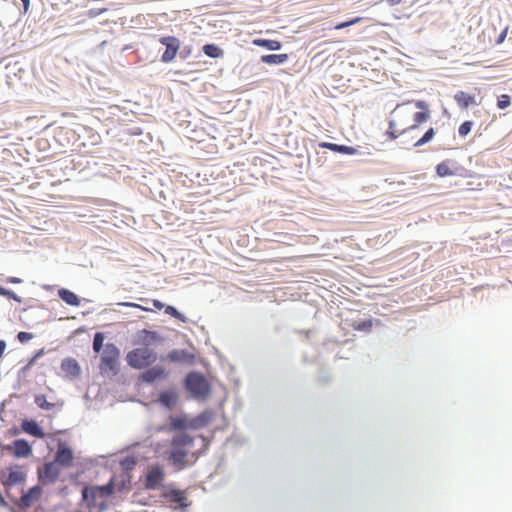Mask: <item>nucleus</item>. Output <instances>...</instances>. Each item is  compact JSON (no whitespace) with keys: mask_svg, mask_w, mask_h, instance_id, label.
Instances as JSON below:
<instances>
[{"mask_svg":"<svg viewBox=\"0 0 512 512\" xmlns=\"http://www.w3.org/2000/svg\"><path fill=\"white\" fill-rule=\"evenodd\" d=\"M212 419L210 411L205 410L197 416L190 418L187 414L170 415L169 425L167 430L169 432H185L186 430H200L206 427Z\"/></svg>","mask_w":512,"mask_h":512,"instance_id":"f257e3e1","label":"nucleus"},{"mask_svg":"<svg viewBox=\"0 0 512 512\" xmlns=\"http://www.w3.org/2000/svg\"><path fill=\"white\" fill-rule=\"evenodd\" d=\"M183 387L193 399H206L211 392V386L205 375L198 371L188 372L183 380Z\"/></svg>","mask_w":512,"mask_h":512,"instance_id":"f03ea898","label":"nucleus"},{"mask_svg":"<svg viewBox=\"0 0 512 512\" xmlns=\"http://www.w3.org/2000/svg\"><path fill=\"white\" fill-rule=\"evenodd\" d=\"M115 493V475H112L107 483L103 485L84 486L81 490L82 501L89 509L96 507V499L107 498Z\"/></svg>","mask_w":512,"mask_h":512,"instance_id":"7ed1b4c3","label":"nucleus"},{"mask_svg":"<svg viewBox=\"0 0 512 512\" xmlns=\"http://www.w3.org/2000/svg\"><path fill=\"white\" fill-rule=\"evenodd\" d=\"M158 359L157 353L147 347L134 348L126 355L127 364L135 370H143L153 365Z\"/></svg>","mask_w":512,"mask_h":512,"instance_id":"20e7f679","label":"nucleus"},{"mask_svg":"<svg viewBox=\"0 0 512 512\" xmlns=\"http://www.w3.org/2000/svg\"><path fill=\"white\" fill-rule=\"evenodd\" d=\"M120 350L114 343H107L100 356V372L114 377L119 373L118 359Z\"/></svg>","mask_w":512,"mask_h":512,"instance_id":"39448f33","label":"nucleus"},{"mask_svg":"<svg viewBox=\"0 0 512 512\" xmlns=\"http://www.w3.org/2000/svg\"><path fill=\"white\" fill-rule=\"evenodd\" d=\"M161 495L170 503L176 505V509L185 512L186 509L190 506V502L187 501L186 494L183 490L176 488L174 485H164L162 486Z\"/></svg>","mask_w":512,"mask_h":512,"instance_id":"423d86ee","label":"nucleus"},{"mask_svg":"<svg viewBox=\"0 0 512 512\" xmlns=\"http://www.w3.org/2000/svg\"><path fill=\"white\" fill-rule=\"evenodd\" d=\"M160 361H167L169 363L193 366L196 362L194 353L189 352L187 349H172L165 356H160Z\"/></svg>","mask_w":512,"mask_h":512,"instance_id":"0eeeda50","label":"nucleus"},{"mask_svg":"<svg viewBox=\"0 0 512 512\" xmlns=\"http://www.w3.org/2000/svg\"><path fill=\"white\" fill-rule=\"evenodd\" d=\"M41 494L42 486L40 484L32 486L25 492L23 491L19 499L11 497V495L7 492L8 497L11 498V500L20 510L29 509L32 504L40 498Z\"/></svg>","mask_w":512,"mask_h":512,"instance_id":"6e6552de","label":"nucleus"},{"mask_svg":"<svg viewBox=\"0 0 512 512\" xmlns=\"http://www.w3.org/2000/svg\"><path fill=\"white\" fill-rule=\"evenodd\" d=\"M74 453L72 448L63 440H58L57 450L53 462L60 468H69L73 465Z\"/></svg>","mask_w":512,"mask_h":512,"instance_id":"1a4fd4ad","label":"nucleus"},{"mask_svg":"<svg viewBox=\"0 0 512 512\" xmlns=\"http://www.w3.org/2000/svg\"><path fill=\"white\" fill-rule=\"evenodd\" d=\"M60 476V467L55 462H46L42 469H38V482L42 486L53 484Z\"/></svg>","mask_w":512,"mask_h":512,"instance_id":"9d476101","label":"nucleus"},{"mask_svg":"<svg viewBox=\"0 0 512 512\" xmlns=\"http://www.w3.org/2000/svg\"><path fill=\"white\" fill-rule=\"evenodd\" d=\"M160 44L165 47V51L161 55L163 63L172 62L180 50V40L175 36H163L159 39Z\"/></svg>","mask_w":512,"mask_h":512,"instance_id":"9b49d317","label":"nucleus"},{"mask_svg":"<svg viewBox=\"0 0 512 512\" xmlns=\"http://www.w3.org/2000/svg\"><path fill=\"white\" fill-rule=\"evenodd\" d=\"M420 132V126L417 124H412L406 128L400 130L401 138L399 140V145L403 149H411L414 147H419L416 144V138Z\"/></svg>","mask_w":512,"mask_h":512,"instance_id":"f8f14e48","label":"nucleus"},{"mask_svg":"<svg viewBox=\"0 0 512 512\" xmlns=\"http://www.w3.org/2000/svg\"><path fill=\"white\" fill-rule=\"evenodd\" d=\"M168 376V372L165 370L164 367L155 365V366H149L148 368H145L142 373L139 375V381L142 383L152 385L157 380H163L166 379Z\"/></svg>","mask_w":512,"mask_h":512,"instance_id":"ddd939ff","label":"nucleus"},{"mask_svg":"<svg viewBox=\"0 0 512 512\" xmlns=\"http://www.w3.org/2000/svg\"><path fill=\"white\" fill-rule=\"evenodd\" d=\"M164 476V470L160 465L151 466L145 475L144 487L148 490L157 489L163 482Z\"/></svg>","mask_w":512,"mask_h":512,"instance_id":"4468645a","label":"nucleus"},{"mask_svg":"<svg viewBox=\"0 0 512 512\" xmlns=\"http://www.w3.org/2000/svg\"><path fill=\"white\" fill-rule=\"evenodd\" d=\"M165 338L157 331L142 329L137 332V343L143 347L162 345Z\"/></svg>","mask_w":512,"mask_h":512,"instance_id":"2eb2a0df","label":"nucleus"},{"mask_svg":"<svg viewBox=\"0 0 512 512\" xmlns=\"http://www.w3.org/2000/svg\"><path fill=\"white\" fill-rule=\"evenodd\" d=\"M318 146L322 149H328L335 153L346 154V155H357L360 157L366 156L368 153L363 151L361 147L347 146L343 144H336L331 142H320Z\"/></svg>","mask_w":512,"mask_h":512,"instance_id":"dca6fc26","label":"nucleus"},{"mask_svg":"<svg viewBox=\"0 0 512 512\" xmlns=\"http://www.w3.org/2000/svg\"><path fill=\"white\" fill-rule=\"evenodd\" d=\"M27 474L20 470L19 465L10 466L8 468L7 478L3 481V485L6 489L22 484L26 481Z\"/></svg>","mask_w":512,"mask_h":512,"instance_id":"f3484780","label":"nucleus"},{"mask_svg":"<svg viewBox=\"0 0 512 512\" xmlns=\"http://www.w3.org/2000/svg\"><path fill=\"white\" fill-rule=\"evenodd\" d=\"M157 402L166 410H173L178 402V393L176 389L170 388L160 391L157 397Z\"/></svg>","mask_w":512,"mask_h":512,"instance_id":"a211bd4d","label":"nucleus"},{"mask_svg":"<svg viewBox=\"0 0 512 512\" xmlns=\"http://www.w3.org/2000/svg\"><path fill=\"white\" fill-rule=\"evenodd\" d=\"M188 454L189 451L185 448L171 446V448L167 451V459L173 465L184 468L187 466L186 457Z\"/></svg>","mask_w":512,"mask_h":512,"instance_id":"6ab92c4d","label":"nucleus"},{"mask_svg":"<svg viewBox=\"0 0 512 512\" xmlns=\"http://www.w3.org/2000/svg\"><path fill=\"white\" fill-rule=\"evenodd\" d=\"M11 448H12V455L17 459L28 458L29 456L32 455V452H33L32 446L30 445V443L26 439H23V438L15 439L12 442Z\"/></svg>","mask_w":512,"mask_h":512,"instance_id":"aec40b11","label":"nucleus"},{"mask_svg":"<svg viewBox=\"0 0 512 512\" xmlns=\"http://www.w3.org/2000/svg\"><path fill=\"white\" fill-rule=\"evenodd\" d=\"M21 430L38 439H43L45 437L44 429L40 426V424L35 419L25 418L21 421Z\"/></svg>","mask_w":512,"mask_h":512,"instance_id":"412c9836","label":"nucleus"},{"mask_svg":"<svg viewBox=\"0 0 512 512\" xmlns=\"http://www.w3.org/2000/svg\"><path fill=\"white\" fill-rule=\"evenodd\" d=\"M61 370L65 373V376L73 379L81 374V367L76 359L68 357L62 360Z\"/></svg>","mask_w":512,"mask_h":512,"instance_id":"4be33fe9","label":"nucleus"},{"mask_svg":"<svg viewBox=\"0 0 512 512\" xmlns=\"http://www.w3.org/2000/svg\"><path fill=\"white\" fill-rule=\"evenodd\" d=\"M457 162L452 159H446L435 167V172L439 177H447L455 175L453 168H456Z\"/></svg>","mask_w":512,"mask_h":512,"instance_id":"5701e85b","label":"nucleus"},{"mask_svg":"<svg viewBox=\"0 0 512 512\" xmlns=\"http://www.w3.org/2000/svg\"><path fill=\"white\" fill-rule=\"evenodd\" d=\"M59 298L70 306H79L81 304V298L73 291L67 288H60L58 290Z\"/></svg>","mask_w":512,"mask_h":512,"instance_id":"b1692460","label":"nucleus"},{"mask_svg":"<svg viewBox=\"0 0 512 512\" xmlns=\"http://www.w3.org/2000/svg\"><path fill=\"white\" fill-rule=\"evenodd\" d=\"M194 444V438L186 432L175 434L171 439V446L180 448L192 447Z\"/></svg>","mask_w":512,"mask_h":512,"instance_id":"393cba45","label":"nucleus"},{"mask_svg":"<svg viewBox=\"0 0 512 512\" xmlns=\"http://www.w3.org/2000/svg\"><path fill=\"white\" fill-rule=\"evenodd\" d=\"M252 44L258 47L265 48L269 51H279L282 48V42L274 39L255 38Z\"/></svg>","mask_w":512,"mask_h":512,"instance_id":"a878e982","label":"nucleus"},{"mask_svg":"<svg viewBox=\"0 0 512 512\" xmlns=\"http://www.w3.org/2000/svg\"><path fill=\"white\" fill-rule=\"evenodd\" d=\"M289 55L284 54H265L260 57V62L268 65H282L287 62Z\"/></svg>","mask_w":512,"mask_h":512,"instance_id":"bb28decb","label":"nucleus"},{"mask_svg":"<svg viewBox=\"0 0 512 512\" xmlns=\"http://www.w3.org/2000/svg\"><path fill=\"white\" fill-rule=\"evenodd\" d=\"M454 100L462 109H467L469 106L475 104V97L465 91H457L454 95Z\"/></svg>","mask_w":512,"mask_h":512,"instance_id":"cd10ccee","label":"nucleus"},{"mask_svg":"<svg viewBox=\"0 0 512 512\" xmlns=\"http://www.w3.org/2000/svg\"><path fill=\"white\" fill-rule=\"evenodd\" d=\"M121 479L118 483L115 482V491H117L119 494H127L131 491V481H132V475L131 474H121Z\"/></svg>","mask_w":512,"mask_h":512,"instance_id":"c85d7f7f","label":"nucleus"},{"mask_svg":"<svg viewBox=\"0 0 512 512\" xmlns=\"http://www.w3.org/2000/svg\"><path fill=\"white\" fill-rule=\"evenodd\" d=\"M203 53L210 58L218 59L224 55V51L214 43L205 44L202 47Z\"/></svg>","mask_w":512,"mask_h":512,"instance_id":"c756f323","label":"nucleus"},{"mask_svg":"<svg viewBox=\"0 0 512 512\" xmlns=\"http://www.w3.org/2000/svg\"><path fill=\"white\" fill-rule=\"evenodd\" d=\"M373 322H374L373 318L370 317L368 319H364V320H360V321H352L350 326L356 331L369 333L372 330Z\"/></svg>","mask_w":512,"mask_h":512,"instance_id":"7c9ffc66","label":"nucleus"},{"mask_svg":"<svg viewBox=\"0 0 512 512\" xmlns=\"http://www.w3.org/2000/svg\"><path fill=\"white\" fill-rule=\"evenodd\" d=\"M137 465V459L132 455H127L120 460V466L122 469L121 474H131V471Z\"/></svg>","mask_w":512,"mask_h":512,"instance_id":"2f4dec72","label":"nucleus"},{"mask_svg":"<svg viewBox=\"0 0 512 512\" xmlns=\"http://www.w3.org/2000/svg\"><path fill=\"white\" fill-rule=\"evenodd\" d=\"M164 309H165V313L167 315H169L173 318H176L183 323L187 322V317L184 314H182L181 312H179V310L175 306L166 305Z\"/></svg>","mask_w":512,"mask_h":512,"instance_id":"473e14b6","label":"nucleus"},{"mask_svg":"<svg viewBox=\"0 0 512 512\" xmlns=\"http://www.w3.org/2000/svg\"><path fill=\"white\" fill-rule=\"evenodd\" d=\"M104 339H105V336L102 332H96L94 334L93 343H92L94 352L99 353L101 350L104 349V347H105Z\"/></svg>","mask_w":512,"mask_h":512,"instance_id":"72a5a7b5","label":"nucleus"},{"mask_svg":"<svg viewBox=\"0 0 512 512\" xmlns=\"http://www.w3.org/2000/svg\"><path fill=\"white\" fill-rule=\"evenodd\" d=\"M34 402L39 408L43 410H50L54 406L53 403L47 401L46 396L43 394L35 395Z\"/></svg>","mask_w":512,"mask_h":512,"instance_id":"f704fd0d","label":"nucleus"},{"mask_svg":"<svg viewBox=\"0 0 512 512\" xmlns=\"http://www.w3.org/2000/svg\"><path fill=\"white\" fill-rule=\"evenodd\" d=\"M400 130L401 129H397L395 121L393 119H390L389 120V127H388V130L386 131L387 137L390 140H395L397 138L400 139L401 138Z\"/></svg>","mask_w":512,"mask_h":512,"instance_id":"c9c22d12","label":"nucleus"},{"mask_svg":"<svg viewBox=\"0 0 512 512\" xmlns=\"http://www.w3.org/2000/svg\"><path fill=\"white\" fill-rule=\"evenodd\" d=\"M435 136V130L434 128L430 127L418 140H416V144L418 146H423L427 143H429Z\"/></svg>","mask_w":512,"mask_h":512,"instance_id":"e433bc0d","label":"nucleus"},{"mask_svg":"<svg viewBox=\"0 0 512 512\" xmlns=\"http://www.w3.org/2000/svg\"><path fill=\"white\" fill-rule=\"evenodd\" d=\"M0 296L6 297L10 300L17 302V303L22 302V298L20 296H18L14 291L7 289L1 285H0Z\"/></svg>","mask_w":512,"mask_h":512,"instance_id":"4c0bfd02","label":"nucleus"},{"mask_svg":"<svg viewBox=\"0 0 512 512\" xmlns=\"http://www.w3.org/2000/svg\"><path fill=\"white\" fill-rule=\"evenodd\" d=\"M430 118V111H418L416 113H414L413 115V121H414V124H422V123H425L429 120Z\"/></svg>","mask_w":512,"mask_h":512,"instance_id":"58836bf2","label":"nucleus"},{"mask_svg":"<svg viewBox=\"0 0 512 512\" xmlns=\"http://www.w3.org/2000/svg\"><path fill=\"white\" fill-rule=\"evenodd\" d=\"M473 125L474 123L471 120H466L463 123H461V125L458 128L459 135L461 137H466L471 132Z\"/></svg>","mask_w":512,"mask_h":512,"instance_id":"ea45409f","label":"nucleus"},{"mask_svg":"<svg viewBox=\"0 0 512 512\" xmlns=\"http://www.w3.org/2000/svg\"><path fill=\"white\" fill-rule=\"evenodd\" d=\"M511 103V97L508 94H501L497 97V107L500 110H504L509 107Z\"/></svg>","mask_w":512,"mask_h":512,"instance_id":"a19ab883","label":"nucleus"},{"mask_svg":"<svg viewBox=\"0 0 512 512\" xmlns=\"http://www.w3.org/2000/svg\"><path fill=\"white\" fill-rule=\"evenodd\" d=\"M13 4L18 7L20 14L25 15L30 7V0H13Z\"/></svg>","mask_w":512,"mask_h":512,"instance_id":"79ce46f5","label":"nucleus"},{"mask_svg":"<svg viewBox=\"0 0 512 512\" xmlns=\"http://www.w3.org/2000/svg\"><path fill=\"white\" fill-rule=\"evenodd\" d=\"M16 338L20 343L24 344L32 340L34 338V334L31 332L20 331L17 333Z\"/></svg>","mask_w":512,"mask_h":512,"instance_id":"37998d69","label":"nucleus"},{"mask_svg":"<svg viewBox=\"0 0 512 512\" xmlns=\"http://www.w3.org/2000/svg\"><path fill=\"white\" fill-rule=\"evenodd\" d=\"M46 354V350L45 348H41L37 351H35V353L32 355V357L28 360V366H33L38 359H40L41 357H43L44 355Z\"/></svg>","mask_w":512,"mask_h":512,"instance_id":"c03bdc74","label":"nucleus"},{"mask_svg":"<svg viewBox=\"0 0 512 512\" xmlns=\"http://www.w3.org/2000/svg\"><path fill=\"white\" fill-rule=\"evenodd\" d=\"M360 21V18L356 17V18H353V19H350L348 21H344V22H341L339 24H337L335 26V29H344L346 27H349L351 25H354L355 23L359 22Z\"/></svg>","mask_w":512,"mask_h":512,"instance_id":"a18cd8bd","label":"nucleus"},{"mask_svg":"<svg viewBox=\"0 0 512 512\" xmlns=\"http://www.w3.org/2000/svg\"><path fill=\"white\" fill-rule=\"evenodd\" d=\"M108 11L107 8H92L88 11V16L91 18H95L103 13Z\"/></svg>","mask_w":512,"mask_h":512,"instance_id":"49530a36","label":"nucleus"},{"mask_svg":"<svg viewBox=\"0 0 512 512\" xmlns=\"http://www.w3.org/2000/svg\"><path fill=\"white\" fill-rule=\"evenodd\" d=\"M191 54V46H184L182 49L179 50V56L181 59L185 60L187 59Z\"/></svg>","mask_w":512,"mask_h":512,"instance_id":"de8ad7c7","label":"nucleus"},{"mask_svg":"<svg viewBox=\"0 0 512 512\" xmlns=\"http://www.w3.org/2000/svg\"><path fill=\"white\" fill-rule=\"evenodd\" d=\"M414 105L416 108L420 109L421 111H429V105L424 100H416L414 102Z\"/></svg>","mask_w":512,"mask_h":512,"instance_id":"09e8293b","label":"nucleus"},{"mask_svg":"<svg viewBox=\"0 0 512 512\" xmlns=\"http://www.w3.org/2000/svg\"><path fill=\"white\" fill-rule=\"evenodd\" d=\"M124 306H127V307H134V308H138V309H141V310H144V311H152L151 308H147V307H143L141 306L140 304H137V303H132V302H126L123 304Z\"/></svg>","mask_w":512,"mask_h":512,"instance_id":"8fccbe9b","label":"nucleus"},{"mask_svg":"<svg viewBox=\"0 0 512 512\" xmlns=\"http://www.w3.org/2000/svg\"><path fill=\"white\" fill-rule=\"evenodd\" d=\"M5 282L11 283V284H20L23 282V280L21 278L15 277V276H10L5 279Z\"/></svg>","mask_w":512,"mask_h":512,"instance_id":"3c124183","label":"nucleus"},{"mask_svg":"<svg viewBox=\"0 0 512 512\" xmlns=\"http://www.w3.org/2000/svg\"><path fill=\"white\" fill-rule=\"evenodd\" d=\"M507 31H508V28H505L497 37L496 39V44H501L505 38H506V35H507Z\"/></svg>","mask_w":512,"mask_h":512,"instance_id":"603ef678","label":"nucleus"},{"mask_svg":"<svg viewBox=\"0 0 512 512\" xmlns=\"http://www.w3.org/2000/svg\"><path fill=\"white\" fill-rule=\"evenodd\" d=\"M129 134L133 136H139L143 134V130L140 127H132L129 129Z\"/></svg>","mask_w":512,"mask_h":512,"instance_id":"864d4df0","label":"nucleus"},{"mask_svg":"<svg viewBox=\"0 0 512 512\" xmlns=\"http://www.w3.org/2000/svg\"><path fill=\"white\" fill-rule=\"evenodd\" d=\"M152 305L155 309H158V310H161V309L165 308V306H166V304H164L163 302H161L158 299L152 300Z\"/></svg>","mask_w":512,"mask_h":512,"instance_id":"5fc2aeb1","label":"nucleus"},{"mask_svg":"<svg viewBox=\"0 0 512 512\" xmlns=\"http://www.w3.org/2000/svg\"><path fill=\"white\" fill-rule=\"evenodd\" d=\"M30 368H31V366H28V363L25 366H23L22 368H20V370L18 371V377L19 378L25 377L26 373L29 371Z\"/></svg>","mask_w":512,"mask_h":512,"instance_id":"6e6d98bb","label":"nucleus"},{"mask_svg":"<svg viewBox=\"0 0 512 512\" xmlns=\"http://www.w3.org/2000/svg\"><path fill=\"white\" fill-rule=\"evenodd\" d=\"M96 507H98L99 512H104L108 509V504L107 502L102 501L99 504L96 503Z\"/></svg>","mask_w":512,"mask_h":512,"instance_id":"4d7b16f0","label":"nucleus"},{"mask_svg":"<svg viewBox=\"0 0 512 512\" xmlns=\"http://www.w3.org/2000/svg\"><path fill=\"white\" fill-rule=\"evenodd\" d=\"M6 341L5 340H0V360L2 359L3 357V354H4V351L6 349Z\"/></svg>","mask_w":512,"mask_h":512,"instance_id":"13d9d810","label":"nucleus"},{"mask_svg":"<svg viewBox=\"0 0 512 512\" xmlns=\"http://www.w3.org/2000/svg\"><path fill=\"white\" fill-rule=\"evenodd\" d=\"M0 506L4 507V508H7V509L11 508L9 506V504L7 503V501L5 500V498L3 497V495L0 496Z\"/></svg>","mask_w":512,"mask_h":512,"instance_id":"bf43d9fd","label":"nucleus"},{"mask_svg":"<svg viewBox=\"0 0 512 512\" xmlns=\"http://www.w3.org/2000/svg\"><path fill=\"white\" fill-rule=\"evenodd\" d=\"M9 433L11 435H17L19 433V429L17 427H12L9 429Z\"/></svg>","mask_w":512,"mask_h":512,"instance_id":"052dcab7","label":"nucleus"},{"mask_svg":"<svg viewBox=\"0 0 512 512\" xmlns=\"http://www.w3.org/2000/svg\"><path fill=\"white\" fill-rule=\"evenodd\" d=\"M388 1H389V3H390L391 5H397V4H399L402 0H388Z\"/></svg>","mask_w":512,"mask_h":512,"instance_id":"680f3d73","label":"nucleus"},{"mask_svg":"<svg viewBox=\"0 0 512 512\" xmlns=\"http://www.w3.org/2000/svg\"><path fill=\"white\" fill-rule=\"evenodd\" d=\"M9 511H10V512H18V511H16L14 508H9Z\"/></svg>","mask_w":512,"mask_h":512,"instance_id":"e2e57ef3","label":"nucleus"},{"mask_svg":"<svg viewBox=\"0 0 512 512\" xmlns=\"http://www.w3.org/2000/svg\"><path fill=\"white\" fill-rule=\"evenodd\" d=\"M398 108H400V105H397L396 109L391 113V115H393V113H394Z\"/></svg>","mask_w":512,"mask_h":512,"instance_id":"0e129e2a","label":"nucleus"}]
</instances>
